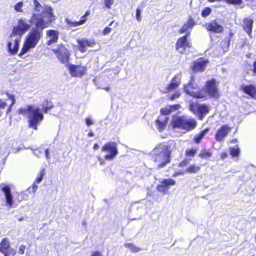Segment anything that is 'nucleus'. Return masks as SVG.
<instances>
[{"label":"nucleus","instance_id":"nucleus-20","mask_svg":"<svg viewBox=\"0 0 256 256\" xmlns=\"http://www.w3.org/2000/svg\"><path fill=\"white\" fill-rule=\"evenodd\" d=\"M205 26L208 31L215 33H220L224 30L223 26L218 24L216 20L206 24Z\"/></svg>","mask_w":256,"mask_h":256},{"label":"nucleus","instance_id":"nucleus-57","mask_svg":"<svg viewBox=\"0 0 256 256\" xmlns=\"http://www.w3.org/2000/svg\"><path fill=\"white\" fill-rule=\"evenodd\" d=\"M253 68H252V72L254 75H256V60H254V62L253 63Z\"/></svg>","mask_w":256,"mask_h":256},{"label":"nucleus","instance_id":"nucleus-9","mask_svg":"<svg viewBox=\"0 0 256 256\" xmlns=\"http://www.w3.org/2000/svg\"><path fill=\"white\" fill-rule=\"evenodd\" d=\"M102 151L109 153L104 156L106 160H112L118 154L117 144L114 142H107L102 146Z\"/></svg>","mask_w":256,"mask_h":256},{"label":"nucleus","instance_id":"nucleus-22","mask_svg":"<svg viewBox=\"0 0 256 256\" xmlns=\"http://www.w3.org/2000/svg\"><path fill=\"white\" fill-rule=\"evenodd\" d=\"M196 24V22L192 16H189L186 22L183 24L182 27L178 30V33L183 34L187 30L192 28Z\"/></svg>","mask_w":256,"mask_h":256},{"label":"nucleus","instance_id":"nucleus-51","mask_svg":"<svg viewBox=\"0 0 256 256\" xmlns=\"http://www.w3.org/2000/svg\"><path fill=\"white\" fill-rule=\"evenodd\" d=\"M8 256H14L16 255V252L15 250L10 248V249L8 250Z\"/></svg>","mask_w":256,"mask_h":256},{"label":"nucleus","instance_id":"nucleus-54","mask_svg":"<svg viewBox=\"0 0 256 256\" xmlns=\"http://www.w3.org/2000/svg\"><path fill=\"white\" fill-rule=\"evenodd\" d=\"M184 173V172H182V171L176 172L172 174V176L176 177L178 175L183 174Z\"/></svg>","mask_w":256,"mask_h":256},{"label":"nucleus","instance_id":"nucleus-16","mask_svg":"<svg viewBox=\"0 0 256 256\" xmlns=\"http://www.w3.org/2000/svg\"><path fill=\"white\" fill-rule=\"evenodd\" d=\"M232 128L228 125H222L216 132L215 139L218 142H222L231 131Z\"/></svg>","mask_w":256,"mask_h":256},{"label":"nucleus","instance_id":"nucleus-4","mask_svg":"<svg viewBox=\"0 0 256 256\" xmlns=\"http://www.w3.org/2000/svg\"><path fill=\"white\" fill-rule=\"evenodd\" d=\"M171 125L174 128H180L189 132L196 128L197 123L194 118H188L184 116H174Z\"/></svg>","mask_w":256,"mask_h":256},{"label":"nucleus","instance_id":"nucleus-7","mask_svg":"<svg viewBox=\"0 0 256 256\" xmlns=\"http://www.w3.org/2000/svg\"><path fill=\"white\" fill-rule=\"evenodd\" d=\"M190 110L197 114L199 120H202L210 112V107L206 104L192 103L190 105Z\"/></svg>","mask_w":256,"mask_h":256},{"label":"nucleus","instance_id":"nucleus-2","mask_svg":"<svg viewBox=\"0 0 256 256\" xmlns=\"http://www.w3.org/2000/svg\"><path fill=\"white\" fill-rule=\"evenodd\" d=\"M19 114H28V126L34 130L38 129V125L43 120L44 116L38 108L28 105L26 108H21L18 110Z\"/></svg>","mask_w":256,"mask_h":256},{"label":"nucleus","instance_id":"nucleus-24","mask_svg":"<svg viewBox=\"0 0 256 256\" xmlns=\"http://www.w3.org/2000/svg\"><path fill=\"white\" fill-rule=\"evenodd\" d=\"M46 36L50 38L47 41V44L50 46L57 42L58 38V32L54 30H49L46 32Z\"/></svg>","mask_w":256,"mask_h":256},{"label":"nucleus","instance_id":"nucleus-21","mask_svg":"<svg viewBox=\"0 0 256 256\" xmlns=\"http://www.w3.org/2000/svg\"><path fill=\"white\" fill-rule=\"evenodd\" d=\"M254 20L250 18H245L242 20V28L246 33L251 36Z\"/></svg>","mask_w":256,"mask_h":256},{"label":"nucleus","instance_id":"nucleus-1","mask_svg":"<svg viewBox=\"0 0 256 256\" xmlns=\"http://www.w3.org/2000/svg\"><path fill=\"white\" fill-rule=\"evenodd\" d=\"M56 20L50 7L45 8L40 14L33 12L29 22L34 24L32 28L26 36L23 46L19 56H22L31 48H34L43 35V30L48 27Z\"/></svg>","mask_w":256,"mask_h":256},{"label":"nucleus","instance_id":"nucleus-41","mask_svg":"<svg viewBox=\"0 0 256 256\" xmlns=\"http://www.w3.org/2000/svg\"><path fill=\"white\" fill-rule=\"evenodd\" d=\"M23 6V2H20L16 4L14 6V10L18 12H22V7Z\"/></svg>","mask_w":256,"mask_h":256},{"label":"nucleus","instance_id":"nucleus-23","mask_svg":"<svg viewBox=\"0 0 256 256\" xmlns=\"http://www.w3.org/2000/svg\"><path fill=\"white\" fill-rule=\"evenodd\" d=\"M10 248V244L9 240L6 238H2L0 242V252L4 256H8V250Z\"/></svg>","mask_w":256,"mask_h":256},{"label":"nucleus","instance_id":"nucleus-27","mask_svg":"<svg viewBox=\"0 0 256 256\" xmlns=\"http://www.w3.org/2000/svg\"><path fill=\"white\" fill-rule=\"evenodd\" d=\"M90 14V10H86L85 12V14L80 18V20L79 21L68 22V24L71 26H77L80 24H84L87 20L86 16H89Z\"/></svg>","mask_w":256,"mask_h":256},{"label":"nucleus","instance_id":"nucleus-18","mask_svg":"<svg viewBox=\"0 0 256 256\" xmlns=\"http://www.w3.org/2000/svg\"><path fill=\"white\" fill-rule=\"evenodd\" d=\"M240 90L246 94L250 98L256 99V86L254 84L242 85Z\"/></svg>","mask_w":256,"mask_h":256},{"label":"nucleus","instance_id":"nucleus-31","mask_svg":"<svg viewBox=\"0 0 256 256\" xmlns=\"http://www.w3.org/2000/svg\"><path fill=\"white\" fill-rule=\"evenodd\" d=\"M212 152L210 150L203 149L198 154V156L202 159H206L212 157Z\"/></svg>","mask_w":256,"mask_h":256},{"label":"nucleus","instance_id":"nucleus-64","mask_svg":"<svg viewBox=\"0 0 256 256\" xmlns=\"http://www.w3.org/2000/svg\"><path fill=\"white\" fill-rule=\"evenodd\" d=\"M232 141H233V142H236V139Z\"/></svg>","mask_w":256,"mask_h":256},{"label":"nucleus","instance_id":"nucleus-25","mask_svg":"<svg viewBox=\"0 0 256 256\" xmlns=\"http://www.w3.org/2000/svg\"><path fill=\"white\" fill-rule=\"evenodd\" d=\"M20 40V38H17L14 42V45L12 46V43L10 42H8L7 44L8 52L10 54H16L19 48V43Z\"/></svg>","mask_w":256,"mask_h":256},{"label":"nucleus","instance_id":"nucleus-43","mask_svg":"<svg viewBox=\"0 0 256 256\" xmlns=\"http://www.w3.org/2000/svg\"><path fill=\"white\" fill-rule=\"evenodd\" d=\"M190 162V160L187 158L184 159L179 164L178 166L180 168H184L187 166Z\"/></svg>","mask_w":256,"mask_h":256},{"label":"nucleus","instance_id":"nucleus-45","mask_svg":"<svg viewBox=\"0 0 256 256\" xmlns=\"http://www.w3.org/2000/svg\"><path fill=\"white\" fill-rule=\"evenodd\" d=\"M6 105V103L2 100L0 98V117L3 114L2 110L5 108Z\"/></svg>","mask_w":256,"mask_h":256},{"label":"nucleus","instance_id":"nucleus-42","mask_svg":"<svg viewBox=\"0 0 256 256\" xmlns=\"http://www.w3.org/2000/svg\"><path fill=\"white\" fill-rule=\"evenodd\" d=\"M160 112L162 115L166 116L170 114L172 112L169 107L161 108L160 110Z\"/></svg>","mask_w":256,"mask_h":256},{"label":"nucleus","instance_id":"nucleus-52","mask_svg":"<svg viewBox=\"0 0 256 256\" xmlns=\"http://www.w3.org/2000/svg\"><path fill=\"white\" fill-rule=\"evenodd\" d=\"M85 121L86 124L88 126H90V125H92L94 124L92 120H91L90 118H86Z\"/></svg>","mask_w":256,"mask_h":256},{"label":"nucleus","instance_id":"nucleus-6","mask_svg":"<svg viewBox=\"0 0 256 256\" xmlns=\"http://www.w3.org/2000/svg\"><path fill=\"white\" fill-rule=\"evenodd\" d=\"M198 84L194 82V78L192 76L188 82L184 86V92L188 95L196 98H200L204 96L202 94L203 92H201V89L198 91L195 90L198 88Z\"/></svg>","mask_w":256,"mask_h":256},{"label":"nucleus","instance_id":"nucleus-37","mask_svg":"<svg viewBox=\"0 0 256 256\" xmlns=\"http://www.w3.org/2000/svg\"><path fill=\"white\" fill-rule=\"evenodd\" d=\"M226 4L232 5H241L243 3V0H224Z\"/></svg>","mask_w":256,"mask_h":256},{"label":"nucleus","instance_id":"nucleus-35","mask_svg":"<svg viewBox=\"0 0 256 256\" xmlns=\"http://www.w3.org/2000/svg\"><path fill=\"white\" fill-rule=\"evenodd\" d=\"M124 246L129 248L132 252H138L140 250V248L136 247L134 244L132 243H126Z\"/></svg>","mask_w":256,"mask_h":256},{"label":"nucleus","instance_id":"nucleus-3","mask_svg":"<svg viewBox=\"0 0 256 256\" xmlns=\"http://www.w3.org/2000/svg\"><path fill=\"white\" fill-rule=\"evenodd\" d=\"M172 147L170 144H160L156 148L152 154L153 160L159 162L158 168L164 167L171 162Z\"/></svg>","mask_w":256,"mask_h":256},{"label":"nucleus","instance_id":"nucleus-60","mask_svg":"<svg viewBox=\"0 0 256 256\" xmlns=\"http://www.w3.org/2000/svg\"><path fill=\"white\" fill-rule=\"evenodd\" d=\"M88 136L89 137H92V136H94V133L92 132V131H90L88 134Z\"/></svg>","mask_w":256,"mask_h":256},{"label":"nucleus","instance_id":"nucleus-56","mask_svg":"<svg viewBox=\"0 0 256 256\" xmlns=\"http://www.w3.org/2000/svg\"><path fill=\"white\" fill-rule=\"evenodd\" d=\"M36 182H34L31 186V188L32 189V192H35L38 188V186L35 184Z\"/></svg>","mask_w":256,"mask_h":256},{"label":"nucleus","instance_id":"nucleus-5","mask_svg":"<svg viewBox=\"0 0 256 256\" xmlns=\"http://www.w3.org/2000/svg\"><path fill=\"white\" fill-rule=\"evenodd\" d=\"M201 92H203L202 94L204 96L201 99L206 100L208 96L218 98L220 96L218 84L214 78L206 81L204 86L201 89Z\"/></svg>","mask_w":256,"mask_h":256},{"label":"nucleus","instance_id":"nucleus-38","mask_svg":"<svg viewBox=\"0 0 256 256\" xmlns=\"http://www.w3.org/2000/svg\"><path fill=\"white\" fill-rule=\"evenodd\" d=\"M212 12V9L210 7L205 8L202 11V16L204 18H206Z\"/></svg>","mask_w":256,"mask_h":256},{"label":"nucleus","instance_id":"nucleus-58","mask_svg":"<svg viewBox=\"0 0 256 256\" xmlns=\"http://www.w3.org/2000/svg\"><path fill=\"white\" fill-rule=\"evenodd\" d=\"M98 160L100 165H104L105 164V162L102 158L98 157Z\"/></svg>","mask_w":256,"mask_h":256},{"label":"nucleus","instance_id":"nucleus-11","mask_svg":"<svg viewBox=\"0 0 256 256\" xmlns=\"http://www.w3.org/2000/svg\"><path fill=\"white\" fill-rule=\"evenodd\" d=\"M52 52L62 64H66L68 62L70 53L64 46L58 44L56 48L52 50Z\"/></svg>","mask_w":256,"mask_h":256},{"label":"nucleus","instance_id":"nucleus-30","mask_svg":"<svg viewBox=\"0 0 256 256\" xmlns=\"http://www.w3.org/2000/svg\"><path fill=\"white\" fill-rule=\"evenodd\" d=\"M54 106L52 102L48 100H46L42 104V110L44 113H47L48 111L50 110Z\"/></svg>","mask_w":256,"mask_h":256},{"label":"nucleus","instance_id":"nucleus-55","mask_svg":"<svg viewBox=\"0 0 256 256\" xmlns=\"http://www.w3.org/2000/svg\"><path fill=\"white\" fill-rule=\"evenodd\" d=\"M90 256H103L101 252L98 251H95L92 252Z\"/></svg>","mask_w":256,"mask_h":256},{"label":"nucleus","instance_id":"nucleus-49","mask_svg":"<svg viewBox=\"0 0 256 256\" xmlns=\"http://www.w3.org/2000/svg\"><path fill=\"white\" fill-rule=\"evenodd\" d=\"M112 31V28L109 27H106L103 31H102V34L104 36L107 35L110 32Z\"/></svg>","mask_w":256,"mask_h":256},{"label":"nucleus","instance_id":"nucleus-32","mask_svg":"<svg viewBox=\"0 0 256 256\" xmlns=\"http://www.w3.org/2000/svg\"><path fill=\"white\" fill-rule=\"evenodd\" d=\"M229 150L230 155L232 158L238 157L239 156L240 150L238 146L236 147H230Z\"/></svg>","mask_w":256,"mask_h":256},{"label":"nucleus","instance_id":"nucleus-53","mask_svg":"<svg viewBox=\"0 0 256 256\" xmlns=\"http://www.w3.org/2000/svg\"><path fill=\"white\" fill-rule=\"evenodd\" d=\"M228 157V154L226 152H222L220 154V158L222 160H224Z\"/></svg>","mask_w":256,"mask_h":256},{"label":"nucleus","instance_id":"nucleus-8","mask_svg":"<svg viewBox=\"0 0 256 256\" xmlns=\"http://www.w3.org/2000/svg\"><path fill=\"white\" fill-rule=\"evenodd\" d=\"M30 27V24L27 22L26 19L20 18L18 21V24L13 27L10 36H18L20 38Z\"/></svg>","mask_w":256,"mask_h":256},{"label":"nucleus","instance_id":"nucleus-61","mask_svg":"<svg viewBox=\"0 0 256 256\" xmlns=\"http://www.w3.org/2000/svg\"><path fill=\"white\" fill-rule=\"evenodd\" d=\"M210 2H220L222 0H208Z\"/></svg>","mask_w":256,"mask_h":256},{"label":"nucleus","instance_id":"nucleus-14","mask_svg":"<svg viewBox=\"0 0 256 256\" xmlns=\"http://www.w3.org/2000/svg\"><path fill=\"white\" fill-rule=\"evenodd\" d=\"M208 63V60L204 59V58H200L193 62L192 69L194 72H202L204 71Z\"/></svg>","mask_w":256,"mask_h":256},{"label":"nucleus","instance_id":"nucleus-46","mask_svg":"<svg viewBox=\"0 0 256 256\" xmlns=\"http://www.w3.org/2000/svg\"><path fill=\"white\" fill-rule=\"evenodd\" d=\"M26 249V246L23 244L20 245L18 248V254L20 255L24 254Z\"/></svg>","mask_w":256,"mask_h":256},{"label":"nucleus","instance_id":"nucleus-62","mask_svg":"<svg viewBox=\"0 0 256 256\" xmlns=\"http://www.w3.org/2000/svg\"><path fill=\"white\" fill-rule=\"evenodd\" d=\"M106 91H109L110 90V88L109 87H106L104 88Z\"/></svg>","mask_w":256,"mask_h":256},{"label":"nucleus","instance_id":"nucleus-39","mask_svg":"<svg viewBox=\"0 0 256 256\" xmlns=\"http://www.w3.org/2000/svg\"><path fill=\"white\" fill-rule=\"evenodd\" d=\"M233 36H234V34L232 32H230V34L229 36L225 38L224 40L222 42V43H224V44H226V45L227 48H228L230 45V41H231L232 38Z\"/></svg>","mask_w":256,"mask_h":256},{"label":"nucleus","instance_id":"nucleus-44","mask_svg":"<svg viewBox=\"0 0 256 256\" xmlns=\"http://www.w3.org/2000/svg\"><path fill=\"white\" fill-rule=\"evenodd\" d=\"M34 4V10L35 11L39 12L42 8V6L38 0H33Z\"/></svg>","mask_w":256,"mask_h":256},{"label":"nucleus","instance_id":"nucleus-29","mask_svg":"<svg viewBox=\"0 0 256 256\" xmlns=\"http://www.w3.org/2000/svg\"><path fill=\"white\" fill-rule=\"evenodd\" d=\"M200 166L196 165L195 164H192L190 165L185 170L184 172L190 174H195L199 172L200 170Z\"/></svg>","mask_w":256,"mask_h":256},{"label":"nucleus","instance_id":"nucleus-10","mask_svg":"<svg viewBox=\"0 0 256 256\" xmlns=\"http://www.w3.org/2000/svg\"><path fill=\"white\" fill-rule=\"evenodd\" d=\"M190 34L188 32L184 36L179 38L176 44V50L180 54H184L186 48H190L192 47V44L189 42L188 38Z\"/></svg>","mask_w":256,"mask_h":256},{"label":"nucleus","instance_id":"nucleus-34","mask_svg":"<svg viewBox=\"0 0 256 256\" xmlns=\"http://www.w3.org/2000/svg\"><path fill=\"white\" fill-rule=\"evenodd\" d=\"M6 94L8 98L12 101L11 104L9 105L6 111V114H8L9 112H11L12 107L13 105L15 104V98L13 94H10L8 92H6Z\"/></svg>","mask_w":256,"mask_h":256},{"label":"nucleus","instance_id":"nucleus-48","mask_svg":"<svg viewBox=\"0 0 256 256\" xmlns=\"http://www.w3.org/2000/svg\"><path fill=\"white\" fill-rule=\"evenodd\" d=\"M180 108V104H175L172 106H170V109L171 112H174Z\"/></svg>","mask_w":256,"mask_h":256},{"label":"nucleus","instance_id":"nucleus-40","mask_svg":"<svg viewBox=\"0 0 256 256\" xmlns=\"http://www.w3.org/2000/svg\"><path fill=\"white\" fill-rule=\"evenodd\" d=\"M181 95V93L178 92L176 91L175 92L174 94H171L168 98V99L170 100H174L175 99H176L178 98Z\"/></svg>","mask_w":256,"mask_h":256},{"label":"nucleus","instance_id":"nucleus-15","mask_svg":"<svg viewBox=\"0 0 256 256\" xmlns=\"http://www.w3.org/2000/svg\"><path fill=\"white\" fill-rule=\"evenodd\" d=\"M77 42L79 50L82 52H85L87 50V47H94L96 44L95 40L93 39H78Z\"/></svg>","mask_w":256,"mask_h":256},{"label":"nucleus","instance_id":"nucleus-26","mask_svg":"<svg viewBox=\"0 0 256 256\" xmlns=\"http://www.w3.org/2000/svg\"><path fill=\"white\" fill-rule=\"evenodd\" d=\"M168 117H164L162 118L161 116H158V118L156 120L155 122L158 131L162 132L164 130L168 122Z\"/></svg>","mask_w":256,"mask_h":256},{"label":"nucleus","instance_id":"nucleus-28","mask_svg":"<svg viewBox=\"0 0 256 256\" xmlns=\"http://www.w3.org/2000/svg\"><path fill=\"white\" fill-rule=\"evenodd\" d=\"M209 130L210 128H207L200 131V133L196 134L193 139L194 142L196 144H199Z\"/></svg>","mask_w":256,"mask_h":256},{"label":"nucleus","instance_id":"nucleus-63","mask_svg":"<svg viewBox=\"0 0 256 256\" xmlns=\"http://www.w3.org/2000/svg\"><path fill=\"white\" fill-rule=\"evenodd\" d=\"M254 238H255V240H256V235H255Z\"/></svg>","mask_w":256,"mask_h":256},{"label":"nucleus","instance_id":"nucleus-36","mask_svg":"<svg viewBox=\"0 0 256 256\" xmlns=\"http://www.w3.org/2000/svg\"><path fill=\"white\" fill-rule=\"evenodd\" d=\"M44 172H45L44 169V168L40 170V172H39L36 179L35 180L34 182H36V183L40 182L43 179V177L44 176Z\"/></svg>","mask_w":256,"mask_h":256},{"label":"nucleus","instance_id":"nucleus-59","mask_svg":"<svg viewBox=\"0 0 256 256\" xmlns=\"http://www.w3.org/2000/svg\"><path fill=\"white\" fill-rule=\"evenodd\" d=\"M99 148V146L98 144H94V146H93V149L94 150H97Z\"/></svg>","mask_w":256,"mask_h":256},{"label":"nucleus","instance_id":"nucleus-13","mask_svg":"<svg viewBox=\"0 0 256 256\" xmlns=\"http://www.w3.org/2000/svg\"><path fill=\"white\" fill-rule=\"evenodd\" d=\"M69 72L70 74L74 77H82L86 72L87 68L86 66L81 65L68 64Z\"/></svg>","mask_w":256,"mask_h":256},{"label":"nucleus","instance_id":"nucleus-17","mask_svg":"<svg viewBox=\"0 0 256 256\" xmlns=\"http://www.w3.org/2000/svg\"><path fill=\"white\" fill-rule=\"evenodd\" d=\"M180 78L178 75L174 76L171 80L170 83L165 88L163 93H169L172 91L176 90L180 85Z\"/></svg>","mask_w":256,"mask_h":256},{"label":"nucleus","instance_id":"nucleus-19","mask_svg":"<svg viewBox=\"0 0 256 256\" xmlns=\"http://www.w3.org/2000/svg\"><path fill=\"white\" fill-rule=\"evenodd\" d=\"M2 190L4 194L6 206L10 208H12L13 204V196L10 186L3 184Z\"/></svg>","mask_w":256,"mask_h":256},{"label":"nucleus","instance_id":"nucleus-33","mask_svg":"<svg viewBox=\"0 0 256 256\" xmlns=\"http://www.w3.org/2000/svg\"><path fill=\"white\" fill-rule=\"evenodd\" d=\"M197 152V148H191L186 150L185 151V156L188 158H194Z\"/></svg>","mask_w":256,"mask_h":256},{"label":"nucleus","instance_id":"nucleus-12","mask_svg":"<svg viewBox=\"0 0 256 256\" xmlns=\"http://www.w3.org/2000/svg\"><path fill=\"white\" fill-rule=\"evenodd\" d=\"M176 184L175 180L172 178H164L156 186V190L164 194H168L170 187Z\"/></svg>","mask_w":256,"mask_h":256},{"label":"nucleus","instance_id":"nucleus-47","mask_svg":"<svg viewBox=\"0 0 256 256\" xmlns=\"http://www.w3.org/2000/svg\"><path fill=\"white\" fill-rule=\"evenodd\" d=\"M104 4L108 8H110L114 4V0H104Z\"/></svg>","mask_w":256,"mask_h":256},{"label":"nucleus","instance_id":"nucleus-50","mask_svg":"<svg viewBox=\"0 0 256 256\" xmlns=\"http://www.w3.org/2000/svg\"><path fill=\"white\" fill-rule=\"evenodd\" d=\"M140 13H141V10L138 8L136 10V18L138 21H140L141 20L140 17Z\"/></svg>","mask_w":256,"mask_h":256}]
</instances>
